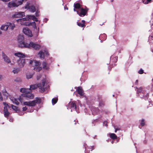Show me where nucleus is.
Masks as SVG:
<instances>
[{
	"mask_svg": "<svg viewBox=\"0 0 153 153\" xmlns=\"http://www.w3.org/2000/svg\"><path fill=\"white\" fill-rule=\"evenodd\" d=\"M23 32L26 35L30 37L33 36L31 31L27 27H25L23 28Z\"/></svg>",
	"mask_w": 153,
	"mask_h": 153,
	"instance_id": "9d476101",
	"label": "nucleus"
},
{
	"mask_svg": "<svg viewBox=\"0 0 153 153\" xmlns=\"http://www.w3.org/2000/svg\"><path fill=\"white\" fill-rule=\"evenodd\" d=\"M34 63V60H30V61L29 64L31 65H33Z\"/></svg>",
	"mask_w": 153,
	"mask_h": 153,
	"instance_id": "49530a36",
	"label": "nucleus"
},
{
	"mask_svg": "<svg viewBox=\"0 0 153 153\" xmlns=\"http://www.w3.org/2000/svg\"><path fill=\"white\" fill-rule=\"evenodd\" d=\"M38 29H39V30H38V33H39V28H38Z\"/></svg>",
	"mask_w": 153,
	"mask_h": 153,
	"instance_id": "bf43d9fd",
	"label": "nucleus"
},
{
	"mask_svg": "<svg viewBox=\"0 0 153 153\" xmlns=\"http://www.w3.org/2000/svg\"><path fill=\"white\" fill-rule=\"evenodd\" d=\"M64 8L65 9L68 10V8L66 5L65 6Z\"/></svg>",
	"mask_w": 153,
	"mask_h": 153,
	"instance_id": "8fccbe9b",
	"label": "nucleus"
},
{
	"mask_svg": "<svg viewBox=\"0 0 153 153\" xmlns=\"http://www.w3.org/2000/svg\"><path fill=\"white\" fill-rule=\"evenodd\" d=\"M140 124L142 126H145V120L144 119H143L141 120V122L140 123Z\"/></svg>",
	"mask_w": 153,
	"mask_h": 153,
	"instance_id": "4c0bfd02",
	"label": "nucleus"
},
{
	"mask_svg": "<svg viewBox=\"0 0 153 153\" xmlns=\"http://www.w3.org/2000/svg\"><path fill=\"white\" fill-rule=\"evenodd\" d=\"M120 130V128H116L115 131V133L116 132L117 130Z\"/></svg>",
	"mask_w": 153,
	"mask_h": 153,
	"instance_id": "09e8293b",
	"label": "nucleus"
},
{
	"mask_svg": "<svg viewBox=\"0 0 153 153\" xmlns=\"http://www.w3.org/2000/svg\"><path fill=\"white\" fill-rule=\"evenodd\" d=\"M43 68L44 69L47 70L48 69L49 67L47 66V63L46 62H43L42 63Z\"/></svg>",
	"mask_w": 153,
	"mask_h": 153,
	"instance_id": "5701e85b",
	"label": "nucleus"
},
{
	"mask_svg": "<svg viewBox=\"0 0 153 153\" xmlns=\"http://www.w3.org/2000/svg\"><path fill=\"white\" fill-rule=\"evenodd\" d=\"M8 28V27L7 25H3L1 27V29L4 30H7Z\"/></svg>",
	"mask_w": 153,
	"mask_h": 153,
	"instance_id": "2f4dec72",
	"label": "nucleus"
},
{
	"mask_svg": "<svg viewBox=\"0 0 153 153\" xmlns=\"http://www.w3.org/2000/svg\"><path fill=\"white\" fill-rule=\"evenodd\" d=\"M46 83V80L44 79L42 80V83H39L36 85H30L29 90H31L35 89L38 88L40 89L41 92H43L45 91V85Z\"/></svg>",
	"mask_w": 153,
	"mask_h": 153,
	"instance_id": "f257e3e1",
	"label": "nucleus"
},
{
	"mask_svg": "<svg viewBox=\"0 0 153 153\" xmlns=\"http://www.w3.org/2000/svg\"><path fill=\"white\" fill-rule=\"evenodd\" d=\"M20 71V70L18 68L14 69V70L13 71V72L14 74H17Z\"/></svg>",
	"mask_w": 153,
	"mask_h": 153,
	"instance_id": "72a5a7b5",
	"label": "nucleus"
},
{
	"mask_svg": "<svg viewBox=\"0 0 153 153\" xmlns=\"http://www.w3.org/2000/svg\"><path fill=\"white\" fill-rule=\"evenodd\" d=\"M74 7L75 8H76V9H81V8L80 4L79 3L74 4Z\"/></svg>",
	"mask_w": 153,
	"mask_h": 153,
	"instance_id": "a878e982",
	"label": "nucleus"
},
{
	"mask_svg": "<svg viewBox=\"0 0 153 153\" xmlns=\"http://www.w3.org/2000/svg\"><path fill=\"white\" fill-rule=\"evenodd\" d=\"M14 55L16 56H17L19 57L24 58L25 56V55L23 53L20 52H18L17 53H15Z\"/></svg>",
	"mask_w": 153,
	"mask_h": 153,
	"instance_id": "a211bd4d",
	"label": "nucleus"
},
{
	"mask_svg": "<svg viewBox=\"0 0 153 153\" xmlns=\"http://www.w3.org/2000/svg\"><path fill=\"white\" fill-rule=\"evenodd\" d=\"M15 81L17 82H20L22 81L21 79L19 78H17L14 80Z\"/></svg>",
	"mask_w": 153,
	"mask_h": 153,
	"instance_id": "79ce46f5",
	"label": "nucleus"
},
{
	"mask_svg": "<svg viewBox=\"0 0 153 153\" xmlns=\"http://www.w3.org/2000/svg\"><path fill=\"white\" fill-rule=\"evenodd\" d=\"M25 16V13L22 12H17L12 16V17L13 18H20L16 20L17 22H21L22 21H25L27 20V18H22L23 17Z\"/></svg>",
	"mask_w": 153,
	"mask_h": 153,
	"instance_id": "f03ea898",
	"label": "nucleus"
},
{
	"mask_svg": "<svg viewBox=\"0 0 153 153\" xmlns=\"http://www.w3.org/2000/svg\"><path fill=\"white\" fill-rule=\"evenodd\" d=\"M138 82V80H137L136 81V82H135V83H137Z\"/></svg>",
	"mask_w": 153,
	"mask_h": 153,
	"instance_id": "864d4df0",
	"label": "nucleus"
},
{
	"mask_svg": "<svg viewBox=\"0 0 153 153\" xmlns=\"http://www.w3.org/2000/svg\"><path fill=\"white\" fill-rule=\"evenodd\" d=\"M85 21L84 20L82 21V22H77V25L81 27H85Z\"/></svg>",
	"mask_w": 153,
	"mask_h": 153,
	"instance_id": "dca6fc26",
	"label": "nucleus"
},
{
	"mask_svg": "<svg viewBox=\"0 0 153 153\" xmlns=\"http://www.w3.org/2000/svg\"><path fill=\"white\" fill-rule=\"evenodd\" d=\"M117 61V57L111 56L110 58V62L116 63Z\"/></svg>",
	"mask_w": 153,
	"mask_h": 153,
	"instance_id": "6ab92c4d",
	"label": "nucleus"
},
{
	"mask_svg": "<svg viewBox=\"0 0 153 153\" xmlns=\"http://www.w3.org/2000/svg\"><path fill=\"white\" fill-rule=\"evenodd\" d=\"M111 2H113V0H111Z\"/></svg>",
	"mask_w": 153,
	"mask_h": 153,
	"instance_id": "0e129e2a",
	"label": "nucleus"
},
{
	"mask_svg": "<svg viewBox=\"0 0 153 153\" xmlns=\"http://www.w3.org/2000/svg\"><path fill=\"white\" fill-rule=\"evenodd\" d=\"M88 10V8L85 9L83 8H81L80 12L79 11H77L76 12L79 16L81 17H83L86 15Z\"/></svg>",
	"mask_w": 153,
	"mask_h": 153,
	"instance_id": "1a4fd4ad",
	"label": "nucleus"
},
{
	"mask_svg": "<svg viewBox=\"0 0 153 153\" xmlns=\"http://www.w3.org/2000/svg\"><path fill=\"white\" fill-rule=\"evenodd\" d=\"M78 60H79V61H80V59H79Z\"/></svg>",
	"mask_w": 153,
	"mask_h": 153,
	"instance_id": "052dcab7",
	"label": "nucleus"
},
{
	"mask_svg": "<svg viewBox=\"0 0 153 153\" xmlns=\"http://www.w3.org/2000/svg\"><path fill=\"white\" fill-rule=\"evenodd\" d=\"M58 100V98H53L52 100V102L53 105H54L57 102Z\"/></svg>",
	"mask_w": 153,
	"mask_h": 153,
	"instance_id": "cd10ccee",
	"label": "nucleus"
},
{
	"mask_svg": "<svg viewBox=\"0 0 153 153\" xmlns=\"http://www.w3.org/2000/svg\"><path fill=\"white\" fill-rule=\"evenodd\" d=\"M1 92H0V97L1 96Z\"/></svg>",
	"mask_w": 153,
	"mask_h": 153,
	"instance_id": "13d9d810",
	"label": "nucleus"
},
{
	"mask_svg": "<svg viewBox=\"0 0 153 153\" xmlns=\"http://www.w3.org/2000/svg\"><path fill=\"white\" fill-rule=\"evenodd\" d=\"M45 52L46 53V54L47 55H48V52L47 51H45Z\"/></svg>",
	"mask_w": 153,
	"mask_h": 153,
	"instance_id": "603ef678",
	"label": "nucleus"
},
{
	"mask_svg": "<svg viewBox=\"0 0 153 153\" xmlns=\"http://www.w3.org/2000/svg\"><path fill=\"white\" fill-rule=\"evenodd\" d=\"M30 7V6L29 5V4L27 3L25 6V9H29Z\"/></svg>",
	"mask_w": 153,
	"mask_h": 153,
	"instance_id": "c03bdc74",
	"label": "nucleus"
},
{
	"mask_svg": "<svg viewBox=\"0 0 153 153\" xmlns=\"http://www.w3.org/2000/svg\"><path fill=\"white\" fill-rule=\"evenodd\" d=\"M1 33V30H0V35Z\"/></svg>",
	"mask_w": 153,
	"mask_h": 153,
	"instance_id": "4d7b16f0",
	"label": "nucleus"
},
{
	"mask_svg": "<svg viewBox=\"0 0 153 153\" xmlns=\"http://www.w3.org/2000/svg\"><path fill=\"white\" fill-rule=\"evenodd\" d=\"M41 65V63L39 62L36 61V60H34V63L33 66H35L36 67L39 66Z\"/></svg>",
	"mask_w": 153,
	"mask_h": 153,
	"instance_id": "b1692460",
	"label": "nucleus"
},
{
	"mask_svg": "<svg viewBox=\"0 0 153 153\" xmlns=\"http://www.w3.org/2000/svg\"><path fill=\"white\" fill-rule=\"evenodd\" d=\"M31 18L32 19V20L33 21H35L36 22L38 21V19L37 18H36L34 16H31Z\"/></svg>",
	"mask_w": 153,
	"mask_h": 153,
	"instance_id": "ea45409f",
	"label": "nucleus"
},
{
	"mask_svg": "<svg viewBox=\"0 0 153 153\" xmlns=\"http://www.w3.org/2000/svg\"><path fill=\"white\" fill-rule=\"evenodd\" d=\"M77 91L78 93L81 96H83L84 95L83 91L81 87H77Z\"/></svg>",
	"mask_w": 153,
	"mask_h": 153,
	"instance_id": "2eb2a0df",
	"label": "nucleus"
},
{
	"mask_svg": "<svg viewBox=\"0 0 153 153\" xmlns=\"http://www.w3.org/2000/svg\"><path fill=\"white\" fill-rule=\"evenodd\" d=\"M42 69V68L41 67L38 66L34 68V70L37 71H39L41 70Z\"/></svg>",
	"mask_w": 153,
	"mask_h": 153,
	"instance_id": "473e14b6",
	"label": "nucleus"
},
{
	"mask_svg": "<svg viewBox=\"0 0 153 153\" xmlns=\"http://www.w3.org/2000/svg\"><path fill=\"white\" fill-rule=\"evenodd\" d=\"M7 25L8 28H10L11 30H13L15 27V25L14 23L10 22L7 23Z\"/></svg>",
	"mask_w": 153,
	"mask_h": 153,
	"instance_id": "aec40b11",
	"label": "nucleus"
},
{
	"mask_svg": "<svg viewBox=\"0 0 153 153\" xmlns=\"http://www.w3.org/2000/svg\"><path fill=\"white\" fill-rule=\"evenodd\" d=\"M97 99L99 101L101 100H102V96L101 95H97Z\"/></svg>",
	"mask_w": 153,
	"mask_h": 153,
	"instance_id": "37998d69",
	"label": "nucleus"
},
{
	"mask_svg": "<svg viewBox=\"0 0 153 153\" xmlns=\"http://www.w3.org/2000/svg\"><path fill=\"white\" fill-rule=\"evenodd\" d=\"M29 25H31L33 26V27L34 29H37V27L36 25V23L35 22L33 21L32 22H30L28 24Z\"/></svg>",
	"mask_w": 153,
	"mask_h": 153,
	"instance_id": "393cba45",
	"label": "nucleus"
},
{
	"mask_svg": "<svg viewBox=\"0 0 153 153\" xmlns=\"http://www.w3.org/2000/svg\"><path fill=\"white\" fill-rule=\"evenodd\" d=\"M13 102L14 103L18 105L19 104V102L16 99H14L13 100Z\"/></svg>",
	"mask_w": 153,
	"mask_h": 153,
	"instance_id": "58836bf2",
	"label": "nucleus"
},
{
	"mask_svg": "<svg viewBox=\"0 0 153 153\" xmlns=\"http://www.w3.org/2000/svg\"><path fill=\"white\" fill-rule=\"evenodd\" d=\"M1 76L0 75V79L1 78Z\"/></svg>",
	"mask_w": 153,
	"mask_h": 153,
	"instance_id": "680f3d73",
	"label": "nucleus"
},
{
	"mask_svg": "<svg viewBox=\"0 0 153 153\" xmlns=\"http://www.w3.org/2000/svg\"><path fill=\"white\" fill-rule=\"evenodd\" d=\"M33 74H30V73H27V74L26 77L28 79L31 78L33 76Z\"/></svg>",
	"mask_w": 153,
	"mask_h": 153,
	"instance_id": "f704fd0d",
	"label": "nucleus"
},
{
	"mask_svg": "<svg viewBox=\"0 0 153 153\" xmlns=\"http://www.w3.org/2000/svg\"><path fill=\"white\" fill-rule=\"evenodd\" d=\"M141 97V98H142V99H144V100H146L147 99H148V98L149 97V95L148 94H147L146 95L144 96H143V97Z\"/></svg>",
	"mask_w": 153,
	"mask_h": 153,
	"instance_id": "a19ab883",
	"label": "nucleus"
},
{
	"mask_svg": "<svg viewBox=\"0 0 153 153\" xmlns=\"http://www.w3.org/2000/svg\"><path fill=\"white\" fill-rule=\"evenodd\" d=\"M138 73L140 74H142L143 73V71L142 69H141L139 71Z\"/></svg>",
	"mask_w": 153,
	"mask_h": 153,
	"instance_id": "a18cd8bd",
	"label": "nucleus"
},
{
	"mask_svg": "<svg viewBox=\"0 0 153 153\" xmlns=\"http://www.w3.org/2000/svg\"><path fill=\"white\" fill-rule=\"evenodd\" d=\"M69 105L71 107V108H74L76 111H77V108L76 107V105L74 101H72L70 102L69 103Z\"/></svg>",
	"mask_w": 153,
	"mask_h": 153,
	"instance_id": "4468645a",
	"label": "nucleus"
},
{
	"mask_svg": "<svg viewBox=\"0 0 153 153\" xmlns=\"http://www.w3.org/2000/svg\"><path fill=\"white\" fill-rule=\"evenodd\" d=\"M84 146L85 149V153H89L90 151H92L94 149V146L89 147L87 146V144L85 143H84Z\"/></svg>",
	"mask_w": 153,
	"mask_h": 153,
	"instance_id": "9b49d317",
	"label": "nucleus"
},
{
	"mask_svg": "<svg viewBox=\"0 0 153 153\" xmlns=\"http://www.w3.org/2000/svg\"><path fill=\"white\" fill-rule=\"evenodd\" d=\"M99 106L100 107H102L104 106L105 105V102L103 100H101L100 101H99Z\"/></svg>",
	"mask_w": 153,
	"mask_h": 153,
	"instance_id": "c756f323",
	"label": "nucleus"
},
{
	"mask_svg": "<svg viewBox=\"0 0 153 153\" xmlns=\"http://www.w3.org/2000/svg\"><path fill=\"white\" fill-rule=\"evenodd\" d=\"M18 46L20 48H28L29 44L25 43L24 42V38L23 36L19 35L18 37L17 38Z\"/></svg>",
	"mask_w": 153,
	"mask_h": 153,
	"instance_id": "20e7f679",
	"label": "nucleus"
},
{
	"mask_svg": "<svg viewBox=\"0 0 153 153\" xmlns=\"http://www.w3.org/2000/svg\"><path fill=\"white\" fill-rule=\"evenodd\" d=\"M106 121H105V122H104V123H106Z\"/></svg>",
	"mask_w": 153,
	"mask_h": 153,
	"instance_id": "69168bd1",
	"label": "nucleus"
},
{
	"mask_svg": "<svg viewBox=\"0 0 153 153\" xmlns=\"http://www.w3.org/2000/svg\"><path fill=\"white\" fill-rule=\"evenodd\" d=\"M25 59H19L18 61V63L19 66L20 68L23 67L25 64Z\"/></svg>",
	"mask_w": 153,
	"mask_h": 153,
	"instance_id": "ddd939ff",
	"label": "nucleus"
},
{
	"mask_svg": "<svg viewBox=\"0 0 153 153\" xmlns=\"http://www.w3.org/2000/svg\"><path fill=\"white\" fill-rule=\"evenodd\" d=\"M3 104L4 105V114L5 117H7L9 116L10 113L8 111L7 108H10V107L8 104L5 102H4Z\"/></svg>",
	"mask_w": 153,
	"mask_h": 153,
	"instance_id": "6e6552de",
	"label": "nucleus"
},
{
	"mask_svg": "<svg viewBox=\"0 0 153 153\" xmlns=\"http://www.w3.org/2000/svg\"><path fill=\"white\" fill-rule=\"evenodd\" d=\"M134 88H135L137 89H138L139 88H138L137 87H134Z\"/></svg>",
	"mask_w": 153,
	"mask_h": 153,
	"instance_id": "5fc2aeb1",
	"label": "nucleus"
},
{
	"mask_svg": "<svg viewBox=\"0 0 153 153\" xmlns=\"http://www.w3.org/2000/svg\"><path fill=\"white\" fill-rule=\"evenodd\" d=\"M11 106L12 109L13 110H14L16 111H17L18 110V108L16 106L14 105H11Z\"/></svg>",
	"mask_w": 153,
	"mask_h": 153,
	"instance_id": "e433bc0d",
	"label": "nucleus"
},
{
	"mask_svg": "<svg viewBox=\"0 0 153 153\" xmlns=\"http://www.w3.org/2000/svg\"><path fill=\"white\" fill-rule=\"evenodd\" d=\"M28 45V48H32L36 50H39L41 47L40 45L38 44H36L32 42H30Z\"/></svg>",
	"mask_w": 153,
	"mask_h": 153,
	"instance_id": "0eeeda50",
	"label": "nucleus"
},
{
	"mask_svg": "<svg viewBox=\"0 0 153 153\" xmlns=\"http://www.w3.org/2000/svg\"><path fill=\"white\" fill-rule=\"evenodd\" d=\"M2 56L4 61L7 64L11 63V60L10 58L4 53H2Z\"/></svg>",
	"mask_w": 153,
	"mask_h": 153,
	"instance_id": "f8f14e48",
	"label": "nucleus"
},
{
	"mask_svg": "<svg viewBox=\"0 0 153 153\" xmlns=\"http://www.w3.org/2000/svg\"><path fill=\"white\" fill-rule=\"evenodd\" d=\"M105 125H106V126H108V125H107V124H106Z\"/></svg>",
	"mask_w": 153,
	"mask_h": 153,
	"instance_id": "e2e57ef3",
	"label": "nucleus"
},
{
	"mask_svg": "<svg viewBox=\"0 0 153 153\" xmlns=\"http://www.w3.org/2000/svg\"><path fill=\"white\" fill-rule=\"evenodd\" d=\"M29 9L33 12H34L36 11V8L33 5L30 6Z\"/></svg>",
	"mask_w": 153,
	"mask_h": 153,
	"instance_id": "7c9ffc66",
	"label": "nucleus"
},
{
	"mask_svg": "<svg viewBox=\"0 0 153 153\" xmlns=\"http://www.w3.org/2000/svg\"><path fill=\"white\" fill-rule=\"evenodd\" d=\"M28 89L25 88H21L20 90V91L21 92L25 94L27 92V91Z\"/></svg>",
	"mask_w": 153,
	"mask_h": 153,
	"instance_id": "c85d7f7f",
	"label": "nucleus"
},
{
	"mask_svg": "<svg viewBox=\"0 0 153 153\" xmlns=\"http://www.w3.org/2000/svg\"><path fill=\"white\" fill-rule=\"evenodd\" d=\"M22 109L23 111H25L27 110V108L26 107H23Z\"/></svg>",
	"mask_w": 153,
	"mask_h": 153,
	"instance_id": "de8ad7c7",
	"label": "nucleus"
},
{
	"mask_svg": "<svg viewBox=\"0 0 153 153\" xmlns=\"http://www.w3.org/2000/svg\"><path fill=\"white\" fill-rule=\"evenodd\" d=\"M93 114L95 115L97 114L99 112V109L98 108H93L91 110Z\"/></svg>",
	"mask_w": 153,
	"mask_h": 153,
	"instance_id": "f3484780",
	"label": "nucleus"
},
{
	"mask_svg": "<svg viewBox=\"0 0 153 153\" xmlns=\"http://www.w3.org/2000/svg\"><path fill=\"white\" fill-rule=\"evenodd\" d=\"M34 97V95L33 94L30 92H27L25 94H22V96L20 97L19 100L20 102L22 103L23 102L22 100H24V98L32 99Z\"/></svg>",
	"mask_w": 153,
	"mask_h": 153,
	"instance_id": "423d86ee",
	"label": "nucleus"
},
{
	"mask_svg": "<svg viewBox=\"0 0 153 153\" xmlns=\"http://www.w3.org/2000/svg\"><path fill=\"white\" fill-rule=\"evenodd\" d=\"M142 93L143 94H144L145 93L144 91H143V88L142 87H140L137 90V93L138 95V96H140V95L139 94Z\"/></svg>",
	"mask_w": 153,
	"mask_h": 153,
	"instance_id": "412c9836",
	"label": "nucleus"
},
{
	"mask_svg": "<svg viewBox=\"0 0 153 153\" xmlns=\"http://www.w3.org/2000/svg\"><path fill=\"white\" fill-rule=\"evenodd\" d=\"M38 54L39 55V56L41 58H43V59L44 58V53H43L42 51H40Z\"/></svg>",
	"mask_w": 153,
	"mask_h": 153,
	"instance_id": "bb28decb",
	"label": "nucleus"
},
{
	"mask_svg": "<svg viewBox=\"0 0 153 153\" xmlns=\"http://www.w3.org/2000/svg\"><path fill=\"white\" fill-rule=\"evenodd\" d=\"M109 137L113 140L117 139V136L114 133H111L109 134Z\"/></svg>",
	"mask_w": 153,
	"mask_h": 153,
	"instance_id": "4be33fe9",
	"label": "nucleus"
},
{
	"mask_svg": "<svg viewBox=\"0 0 153 153\" xmlns=\"http://www.w3.org/2000/svg\"><path fill=\"white\" fill-rule=\"evenodd\" d=\"M76 8H75L74 7V11H75H75H76H76H77V10H76Z\"/></svg>",
	"mask_w": 153,
	"mask_h": 153,
	"instance_id": "3c124183",
	"label": "nucleus"
},
{
	"mask_svg": "<svg viewBox=\"0 0 153 153\" xmlns=\"http://www.w3.org/2000/svg\"><path fill=\"white\" fill-rule=\"evenodd\" d=\"M142 1L144 4H147L150 3L151 0H142Z\"/></svg>",
	"mask_w": 153,
	"mask_h": 153,
	"instance_id": "c9c22d12",
	"label": "nucleus"
},
{
	"mask_svg": "<svg viewBox=\"0 0 153 153\" xmlns=\"http://www.w3.org/2000/svg\"><path fill=\"white\" fill-rule=\"evenodd\" d=\"M42 102V99L40 97H36L34 100L31 101L24 102V104L29 106L34 107L36 104H40Z\"/></svg>",
	"mask_w": 153,
	"mask_h": 153,
	"instance_id": "7ed1b4c3",
	"label": "nucleus"
},
{
	"mask_svg": "<svg viewBox=\"0 0 153 153\" xmlns=\"http://www.w3.org/2000/svg\"><path fill=\"white\" fill-rule=\"evenodd\" d=\"M23 1L24 0L18 1L17 0H13L8 3L7 6L10 8H15L22 4Z\"/></svg>",
	"mask_w": 153,
	"mask_h": 153,
	"instance_id": "39448f33",
	"label": "nucleus"
},
{
	"mask_svg": "<svg viewBox=\"0 0 153 153\" xmlns=\"http://www.w3.org/2000/svg\"><path fill=\"white\" fill-rule=\"evenodd\" d=\"M11 65H14V63H11Z\"/></svg>",
	"mask_w": 153,
	"mask_h": 153,
	"instance_id": "6e6d98bb",
	"label": "nucleus"
}]
</instances>
